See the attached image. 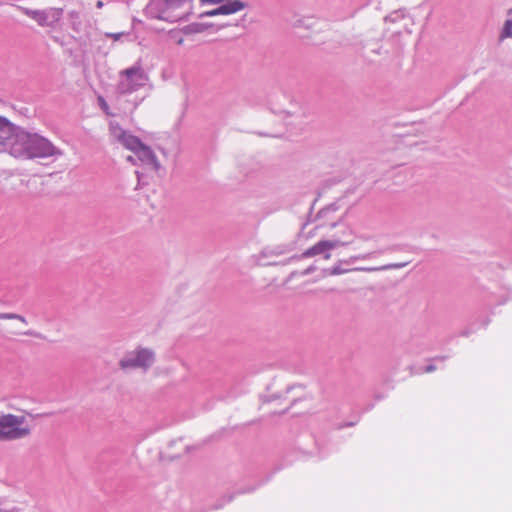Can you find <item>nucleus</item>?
<instances>
[{
  "mask_svg": "<svg viewBox=\"0 0 512 512\" xmlns=\"http://www.w3.org/2000/svg\"><path fill=\"white\" fill-rule=\"evenodd\" d=\"M9 154L22 160H33L50 167L56 166L64 157V151L49 139L20 129L10 143Z\"/></svg>",
  "mask_w": 512,
  "mask_h": 512,
  "instance_id": "f257e3e1",
  "label": "nucleus"
},
{
  "mask_svg": "<svg viewBox=\"0 0 512 512\" xmlns=\"http://www.w3.org/2000/svg\"><path fill=\"white\" fill-rule=\"evenodd\" d=\"M265 404L273 414L290 413L291 416L314 413L315 403L304 384L286 385L266 396Z\"/></svg>",
  "mask_w": 512,
  "mask_h": 512,
  "instance_id": "f03ea898",
  "label": "nucleus"
},
{
  "mask_svg": "<svg viewBox=\"0 0 512 512\" xmlns=\"http://www.w3.org/2000/svg\"><path fill=\"white\" fill-rule=\"evenodd\" d=\"M110 132L118 143L134 153V156L127 157V161L136 164V160H139L153 171H158L161 168L155 153L149 146L142 143L138 137L122 129L118 124H111Z\"/></svg>",
  "mask_w": 512,
  "mask_h": 512,
  "instance_id": "7ed1b4c3",
  "label": "nucleus"
},
{
  "mask_svg": "<svg viewBox=\"0 0 512 512\" xmlns=\"http://www.w3.org/2000/svg\"><path fill=\"white\" fill-rule=\"evenodd\" d=\"M193 0H153L151 9L155 18L170 23L186 19L193 8Z\"/></svg>",
  "mask_w": 512,
  "mask_h": 512,
  "instance_id": "20e7f679",
  "label": "nucleus"
},
{
  "mask_svg": "<svg viewBox=\"0 0 512 512\" xmlns=\"http://www.w3.org/2000/svg\"><path fill=\"white\" fill-rule=\"evenodd\" d=\"M156 361V353L152 348L138 346L122 357L118 366L122 371L140 369L147 372Z\"/></svg>",
  "mask_w": 512,
  "mask_h": 512,
  "instance_id": "39448f33",
  "label": "nucleus"
},
{
  "mask_svg": "<svg viewBox=\"0 0 512 512\" xmlns=\"http://www.w3.org/2000/svg\"><path fill=\"white\" fill-rule=\"evenodd\" d=\"M119 76L120 81L115 90L118 98L144 87L149 80L147 73L140 65H134L120 71Z\"/></svg>",
  "mask_w": 512,
  "mask_h": 512,
  "instance_id": "423d86ee",
  "label": "nucleus"
},
{
  "mask_svg": "<svg viewBox=\"0 0 512 512\" xmlns=\"http://www.w3.org/2000/svg\"><path fill=\"white\" fill-rule=\"evenodd\" d=\"M348 208L345 204L335 202L321 209L316 215V229L323 230L334 229L346 216Z\"/></svg>",
  "mask_w": 512,
  "mask_h": 512,
  "instance_id": "0eeeda50",
  "label": "nucleus"
},
{
  "mask_svg": "<svg viewBox=\"0 0 512 512\" xmlns=\"http://www.w3.org/2000/svg\"><path fill=\"white\" fill-rule=\"evenodd\" d=\"M30 432L24 418H0V440L22 438Z\"/></svg>",
  "mask_w": 512,
  "mask_h": 512,
  "instance_id": "6e6552de",
  "label": "nucleus"
},
{
  "mask_svg": "<svg viewBox=\"0 0 512 512\" xmlns=\"http://www.w3.org/2000/svg\"><path fill=\"white\" fill-rule=\"evenodd\" d=\"M22 12L35 20L41 27L54 28L60 21L63 10L61 8H49L45 10L22 8Z\"/></svg>",
  "mask_w": 512,
  "mask_h": 512,
  "instance_id": "1a4fd4ad",
  "label": "nucleus"
},
{
  "mask_svg": "<svg viewBox=\"0 0 512 512\" xmlns=\"http://www.w3.org/2000/svg\"><path fill=\"white\" fill-rule=\"evenodd\" d=\"M344 237L337 238L335 240H321L306 251H304L301 257H313L316 255H323L325 259L330 258V251L334 248L345 246L347 239Z\"/></svg>",
  "mask_w": 512,
  "mask_h": 512,
  "instance_id": "9d476101",
  "label": "nucleus"
},
{
  "mask_svg": "<svg viewBox=\"0 0 512 512\" xmlns=\"http://www.w3.org/2000/svg\"><path fill=\"white\" fill-rule=\"evenodd\" d=\"M20 128L11 123L7 118L0 116V152H9L10 143L14 141Z\"/></svg>",
  "mask_w": 512,
  "mask_h": 512,
  "instance_id": "9b49d317",
  "label": "nucleus"
},
{
  "mask_svg": "<svg viewBox=\"0 0 512 512\" xmlns=\"http://www.w3.org/2000/svg\"><path fill=\"white\" fill-rule=\"evenodd\" d=\"M247 6L248 4L241 0H230L216 9L203 13L201 16L228 15L240 11Z\"/></svg>",
  "mask_w": 512,
  "mask_h": 512,
  "instance_id": "f8f14e48",
  "label": "nucleus"
},
{
  "mask_svg": "<svg viewBox=\"0 0 512 512\" xmlns=\"http://www.w3.org/2000/svg\"><path fill=\"white\" fill-rule=\"evenodd\" d=\"M324 235L330 237L329 240H335L337 238L344 237L343 239H347L345 246L351 244L354 241V233L352 229L343 221L339 223V225L335 226L334 229H328L325 231Z\"/></svg>",
  "mask_w": 512,
  "mask_h": 512,
  "instance_id": "ddd939ff",
  "label": "nucleus"
},
{
  "mask_svg": "<svg viewBox=\"0 0 512 512\" xmlns=\"http://www.w3.org/2000/svg\"><path fill=\"white\" fill-rule=\"evenodd\" d=\"M207 28H208V26L205 25V24H202V23H192V24H189V25L185 26L184 28H182L181 31L184 34H186V35H190V34L202 33Z\"/></svg>",
  "mask_w": 512,
  "mask_h": 512,
  "instance_id": "4468645a",
  "label": "nucleus"
},
{
  "mask_svg": "<svg viewBox=\"0 0 512 512\" xmlns=\"http://www.w3.org/2000/svg\"><path fill=\"white\" fill-rule=\"evenodd\" d=\"M0 320H13L23 326L28 325V320L23 315L16 313H0Z\"/></svg>",
  "mask_w": 512,
  "mask_h": 512,
  "instance_id": "2eb2a0df",
  "label": "nucleus"
},
{
  "mask_svg": "<svg viewBox=\"0 0 512 512\" xmlns=\"http://www.w3.org/2000/svg\"><path fill=\"white\" fill-rule=\"evenodd\" d=\"M398 21L403 22L406 25L407 23L411 22V19L409 17L404 16L399 11H395L385 18L386 23H395Z\"/></svg>",
  "mask_w": 512,
  "mask_h": 512,
  "instance_id": "dca6fc26",
  "label": "nucleus"
},
{
  "mask_svg": "<svg viewBox=\"0 0 512 512\" xmlns=\"http://www.w3.org/2000/svg\"><path fill=\"white\" fill-rule=\"evenodd\" d=\"M407 263H392L384 265L380 268H355L354 270H362V271H377V270H389V269H398L406 266Z\"/></svg>",
  "mask_w": 512,
  "mask_h": 512,
  "instance_id": "f3484780",
  "label": "nucleus"
},
{
  "mask_svg": "<svg viewBox=\"0 0 512 512\" xmlns=\"http://www.w3.org/2000/svg\"><path fill=\"white\" fill-rule=\"evenodd\" d=\"M512 37V19H507L504 23L500 38Z\"/></svg>",
  "mask_w": 512,
  "mask_h": 512,
  "instance_id": "a211bd4d",
  "label": "nucleus"
},
{
  "mask_svg": "<svg viewBox=\"0 0 512 512\" xmlns=\"http://www.w3.org/2000/svg\"><path fill=\"white\" fill-rule=\"evenodd\" d=\"M349 271H351V270L350 269H344V268H341L340 265H336V266H334L331 269L324 270V273L327 274V275H340V274H343V273H347Z\"/></svg>",
  "mask_w": 512,
  "mask_h": 512,
  "instance_id": "6ab92c4d",
  "label": "nucleus"
},
{
  "mask_svg": "<svg viewBox=\"0 0 512 512\" xmlns=\"http://www.w3.org/2000/svg\"><path fill=\"white\" fill-rule=\"evenodd\" d=\"M98 100V103H99V106L101 107V109L107 114V115H110L111 113L109 112V107H108V104L107 102L105 101V99L102 97V96H98L97 98Z\"/></svg>",
  "mask_w": 512,
  "mask_h": 512,
  "instance_id": "aec40b11",
  "label": "nucleus"
},
{
  "mask_svg": "<svg viewBox=\"0 0 512 512\" xmlns=\"http://www.w3.org/2000/svg\"><path fill=\"white\" fill-rule=\"evenodd\" d=\"M127 33L125 32H119V33H106L105 36L106 37H109V38H112L114 41H118L120 40V38L123 36V35H126Z\"/></svg>",
  "mask_w": 512,
  "mask_h": 512,
  "instance_id": "412c9836",
  "label": "nucleus"
},
{
  "mask_svg": "<svg viewBox=\"0 0 512 512\" xmlns=\"http://www.w3.org/2000/svg\"><path fill=\"white\" fill-rule=\"evenodd\" d=\"M14 334L17 335V336H27V337L36 336V334L33 331H31V330H28V331H15Z\"/></svg>",
  "mask_w": 512,
  "mask_h": 512,
  "instance_id": "4be33fe9",
  "label": "nucleus"
},
{
  "mask_svg": "<svg viewBox=\"0 0 512 512\" xmlns=\"http://www.w3.org/2000/svg\"><path fill=\"white\" fill-rule=\"evenodd\" d=\"M103 5H104V3H103V1H101V0L97 1V3H96V7H97V8H102V7H103Z\"/></svg>",
  "mask_w": 512,
  "mask_h": 512,
  "instance_id": "5701e85b",
  "label": "nucleus"
},
{
  "mask_svg": "<svg viewBox=\"0 0 512 512\" xmlns=\"http://www.w3.org/2000/svg\"><path fill=\"white\" fill-rule=\"evenodd\" d=\"M313 270H314V268H313V267H309V268H307V269L303 272V274H305V275H306V274L310 273V272H311V271H313Z\"/></svg>",
  "mask_w": 512,
  "mask_h": 512,
  "instance_id": "b1692460",
  "label": "nucleus"
},
{
  "mask_svg": "<svg viewBox=\"0 0 512 512\" xmlns=\"http://www.w3.org/2000/svg\"><path fill=\"white\" fill-rule=\"evenodd\" d=\"M434 369H435V367L433 365H429L426 367L427 372L433 371Z\"/></svg>",
  "mask_w": 512,
  "mask_h": 512,
  "instance_id": "393cba45",
  "label": "nucleus"
},
{
  "mask_svg": "<svg viewBox=\"0 0 512 512\" xmlns=\"http://www.w3.org/2000/svg\"><path fill=\"white\" fill-rule=\"evenodd\" d=\"M183 42H184V39H183L182 37H180L179 39H177V40H176V43H177L178 45H182V44H183Z\"/></svg>",
  "mask_w": 512,
  "mask_h": 512,
  "instance_id": "a878e982",
  "label": "nucleus"
},
{
  "mask_svg": "<svg viewBox=\"0 0 512 512\" xmlns=\"http://www.w3.org/2000/svg\"><path fill=\"white\" fill-rule=\"evenodd\" d=\"M135 173H136V175H137V177H138V184H140V181H141V174H140V172H139V171H136Z\"/></svg>",
  "mask_w": 512,
  "mask_h": 512,
  "instance_id": "bb28decb",
  "label": "nucleus"
},
{
  "mask_svg": "<svg viewBox=\"0 0 512 512\" xmlns=\"http://www.w3.org/2000/svg\"><path fill=\"white\" fill-rule=\"evenodd\" d=\"M3 416L11 417V416H14V415L12 413H7V414H4Z\"/></svg>",
  "mask_w": 512,
  "mask_h": 512,
  "instance_id": "cd10ccee",
  "label": "nucleus"
}]
</instances>
